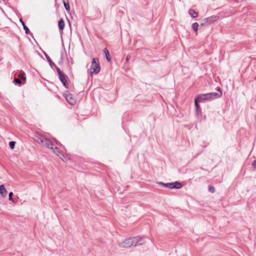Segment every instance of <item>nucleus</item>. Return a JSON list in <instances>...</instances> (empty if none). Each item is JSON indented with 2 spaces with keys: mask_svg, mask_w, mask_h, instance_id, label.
I'll use <instances>...</instances> for the list:
<instances>
[{
  "mask_svg": "<svg viewBox=\"0 0 256 256\" xmlns=\"http://www.w3.org/2000/svg\"><path fill=\"white\" fill-rule=\"evenodd\" d=\"M64 6L66 10H70V6H69L68 2V3L64 2Z\"/></svg>",
  "mask_w": 256,
  "mask_h": 256,
  "instance_id": "nucleus-24",
  "label": "nucleus"
},
{
  "mask_svg": "<svg viewBox=\"0 0 256 256\" xmlns=\"http://www.w3.org/2000/svg\"><path fill=\"white\" fill-rule=\"evenodd\" d=\"M18 76L20 78V80H22L23 81H26V78L25 76V73L23 71L21 70Z\"/></svg>",
  "mask_w": 256,
  "mask_h": 256,
  "instance_id": "nucleus-16",
  "label": "nucleus"
},
{
  "mask_svg": "<svg viewBox=\"0 0 256 256\" xmlns=\"http://www.w3.org/2000/svg\"><path fill=\"white\" fill-rule=\"evenodd\" d=\"M54 145H56L54 144ZM50 149L52 150L53 152L58 156H60V154L58 148V147L56 146L50 147Z\"/></svg>",
  "mask_w": 256,
  "mask_h": 256,
  "instance_id": "nucleus-14",
  "label": "nucleus"
},
{
  "mask_svg": "<svg viewBox=\"0 0 256 256\" xmlns=\"http://www.w3.org/2000/svg\"><path fill=\"white\" fill-rule=\"evenodd\" d=\"M14 82L16 84H22V81L19 78H15L14 80Z\"/></svg>",
  "mask_w": 256,
  "mask_h": 256,
  "instance_id": "nucleus-23",
  "label": "nucleus"
},
{
  "mask_svg": "<svg viewBox=\"0 0 256 256\" xmlns=\"http://www.w3.org/2000/svg\"><path fill=\"white\" fill-rule=\"evenodd\" d=\"M64 22L62 18H60L58 22V26L60 30H62L64 28Z\"/></svg>",
  "mask_w": 256,
  "mask_h": 256,
  "instance_id": "nucleus-11",
  "label": "nucleus"
},
{
  "mask_svg": "<svg viewBox=\"0 0 256 256\" xmlns=\"http://www.w3.org/2000/svg\"><path fill=\"white\" fill-rule=\"evenodd\" d=\"M45 138V136L40 134L36 133L34 136V140L38 143L42 144Z\"/></svg>",
  "mask_w": 256,
  "mask_h": 256,
  "instance_id": "nucleus-8",
  "label": "nucleus"
},
{
  "mask_svg": "<svg viewBox=\"0 0 256 256\" xmlns=\"http://www.w3.org/2000/svg\"><path fill=\"white\" fill-rule=\"evenodd\" d=\"M216 89L218 91L220 92V94H220V96H222V92L220 88V87H218V88H216Z\"/></svg>",
  "mask_w": 256,
  "mask_h": 256,
  "instance_id": "nucleus-27",
  "label": "nucleus"
},
{
  "mask_svg": "<svg viewBox=\"0 0 256 256\" xmlns=\"http://www.w3.org/2000/svg\"><path fill=\"white\" fill-rule=\"evenodd\" d=\"M41 144H42L44 146L50 149V147L54 146L55 144L53 141L50 140V139H48L45 137Z\"/></svg>",
  "mask_w": 256,
  "mask_h": 256,
  "instance_id": "nucleus-5",
  "label": "nucleus"
},
{
  "mask_svg": "<svg viewBox=\"0 0 256 256\" xmlns=\"http://www.w3.org/2000/svg\"><path fill=\"white\" fill-rule=\"evenodd\" d=\"M188 14L192 18H196L198 17V13L194 10L190 9L188 10Z\"/></svg>",
  "mask_w": 256,
  "mask_h": 256,
  "instance_id": "nucleus-12",
  "label": "nucleus"
},
{
  "mask_svg": "<svg viewBox=\"0 0 256 256\" xmlns=\"http://www.w3.org/2000/svg\"><path fill=\"white\" fill-rule=\"evenodd\" d=\"M218 18L217 16H212L204 19L207 24H210L212 22L216 21Z\"/></svg>",
  "mask_w": 256,
  "mask_h": 256,
  "instance_id": "nucleus-9",
  "label": "nucleus"
},
{
  "mask_svg": "<svg viewBox=\"0 0 256 256\" xmlns=\"http://www.w3.org/2000/svg\"><path fill=\"white\" fill-rule=\"evenodd\" d=\"M62 2H63V4H64V2L68 3V0H62Z\"/></svg>",
  "mask_w": 256,
  "mask_h": 256,
  "instance_id": "nucleus-29",
  "label": "nucleus"
},
{
  "mask_svg": "<svg viewBox=\"0 0 256 256\" xmlns=\"http://www.w3.org/2000/svg\"><path fill=\"white\" fill-rule=\"evenodd\" d=\"M130 58V56H126V61H127V62H128V60H129Z\"/></svg>",
  "mask_w": 256,
  "mask_h": 256,
  "instance_id": "nucleus-30",
  "label": "nucleus"
},
{
  "mask_svg": "<svg viewBox=\"0 0 256 256\" xmlns=\"http://www.w3.org/2000/svg\"><path fill=\"white\" fill-rule=\"evenodd\" d=\"M16 142H15L12 141L9 142V146L12 149L14 148Z\"/></svg>",
  "mask_w": 256,
  "mask_h": 256,
  "instance_id": "nucleus-22",
  "label": "nucleus"
},
{
  "mask_svg": "<svg viewBox=\"0 0 256 256\" xmlns=\"http://www.w3.org/2000/svg\"><path fill=\"white\" fill-rule=\"evenodd\" d=\"M53 67H54V68H55L56 70V72H58V76H59V75H60L61 74H63V72H62L60 70V68H58L56 65V66H53Z\"/></svg>",
  "mask_w": 256,
  "mask_h": 256,
  "instance_id": "nucleus-20",
  "label": "nucleus"
},
{
  "mask_svg": "<svg viewBox=\"0 0 256 256\" xmlns=\"http://www.w3.org/2000/svg\"><path fill=\"white\" fill-rule=\"evenodd\" d=\"M144 244V240L140 236H136L126 240L120 244L122 248H130L131 246H136L138 245H142Z\"/></svg>",
  "mask_w": 256,
  "mask_h": 256,
  "instance_id": "nucleus-1",
  "label": "nucleus"
},
{
  "mask_svg": "<svg viewBox=\"0 0 256 256\" xmlns=\"http://www.w3.org/2000/svg\"><path fill=\"white\" fill-rule=\"evenodd\" d=\"M58 78L64 87L68 88V84L67 83L68 76L63 73L58 76Z\"/></svg>",
  "mask_w": 256,
  "mask_h": 256,
  "instance_id": "nucleus-6",
  "label": "nucleus"
},
{
  "mask_svg": "<svg viewBox=\"0 0 256 256\" xmlns=\"http://www.w3.org/2000/svg\"><path fill=\"white\" fill-rule=\"evenodd\" d=\"M208 190L210 192L214 193V191H215V188H214V186H208Z\"/></svg>",
  "mask_w": 256,
  "mask_h": 256,
  "instance_id": "nucleus-21",
  "label": "nucleus"
},
{
  "mask_svg": "<svg viewBox=\"0 0 256 256\" xmlns=\"http://www.w3.org/2000/svg\"><path fill=\"white\" fill-rule=\"evenodd\" d=\"M44 55L46 57V58L48 60V62H49L50 65L52 68H53V66H56V64L52 62L50 56L46 53L44 52Z\"/></svg>",
  "mask_w": 256,
  "mask_h": 256,
  "instance_id": "nucleus-13",
  "label": "nucleus"
},
{
  "mask_svg": "<svg viewBox=\"0 0 256 256\" xmlns=\"http://www.w3.org/2000/svg\"><path fill=\"white\" fill-rule=\"evenodd\" d=\"M252 166L254 168H256V160L253 161L252 162Z\"/></svg>",
  "mask_w": 256,
  "mask_h": 256,
  "instance_id": "nucleus-28",
  "label": "nucleus"
},
{
  "mask_svg": "<svg viewBox=\"0 0 256 256\" xmlns=\"http://www.w3.org/2000/svg\"><path fill=\"white\" fill-rule=\"evenodd\" d=\"M198 26L199 24L198 22H194L192 24V28L194 32H198Z\"/></svg>",
  "mask_w": 256,
  "mask_h": 256,
  "instance_id": "nucleus-18",
  "label": "nucleus"
},
{
  "mask_svg": "<svg viewBox=\"0 0 256 256\" xmlns=\"http://www.w3.org/2000/svg\"><path fill=\"white\" fill-rule=\"evenodd\" d=\"M12 195H13V193L12 192H10L8 194V198H9V200H11L12 202H14L13 199H12Z\"/></svg>",
  "mask_w": 256,
  "mask_h": 256,
  "instance_id": "nucleus-25",
  "label": "nucleus"
},
{
  "mask_svg": "<svg viewBox=\"0 0 256 256\" xmlns=\"http://www.w3.org/2000/svg\"><path fill=\"white\" fill-rule=\"evenodd\" d=\"M206 25H207V24H206V22H204V20H202V22H201V24H200V26H205Z\"/></svg>",
  "mask_w": 256,
  "mask_h": 256,
  "instance_id": "nucleus-26",
  "label": "nucleus"
},
{
  "mask_svg": "<svg viewBox=\"0 0 256 256\" xmlns=\"http://www.w3.org/2000/svg\"><path fill=\"white\" fill-rule=\"evenodd\" d=\"M220 97V94H218L216 92H210L199 94L196 97V100H198L199 102H204L206 100H210Z\"/></svg>",
  "mask_w": 256,
  "mask_h": 256,
  "instance_id": "nucleus-2",
  "label": "nucleus"
},
{
  "mask_svg": "<svg viewBox=\"0 0 256 256\" xmlns=\"http://www.w3.org/2000/svg\"><path fill=\"white\" fill-rule=\"evenodd\" d=\"M0 194L4 198L7 196V191L4 184L0 185Z\"/></svg>",
  "mask_w": 256,
  "mask_h": 256,
  "instance_id": "nucleus-10",
  "label": "nucleus"
},
{
  "mask_svg": "<svg viewBox=\"0 0 256 256\" xmlns=\"http://www.w3.org/2000/svg\"><path fill=\"white\" fill-rule=\"evenodd\" d=\"M20 22L22 23V24L23 26L24 29L25 30V32L26 34H28L30 32L29 28L26 26L24 22L22 21V19H20Z\"/></svg>",
  "mask_w": 256,
  "mask_h": 256,
  "instance_id": "nucleus-15",
  "label": "nucleus"
},
{
  "mask_svg": "<svg viewBox=\"0 0 256 256\" xmlns=\"http://www.w3.org/2000/svg\"><path fill=\"white\" fill-rule=\"evenodd\" d=\"M100 70L98 60L97 58H94L92 60V65L90 68L91 74H98Z\"/></svg>",
  "mask_w": 256,
  "mask_h": 256,
  "instance_id": "nucleus-3",
  "label": "nucleus"
},
{
  "mask_svg": "<svg viewBox=\"0 0 256 256\" xmlns=\"http://www.w3.org/2000/svg\"><path fill=\"white\" fill-rule=\"evenodd\" d=\"M198 100H196V98H195L194 100V105H195V106H196V111L198 112L200 108V106L198 104Z\"/></svg>",
  "mask_w": 256,
  "mask_h": 256,
  "instance_id": "nucleus-19",
  "label": "nucleus"
},
{
  "mask_svg": "<svg viewBox=\"0 0 256 256\" xmlns=\"http://www.w3.org/2000/svg\"><path fill=\"white\" fill-rule=\"evenodd\" d=\"M65 98L66 101L71 105H74L76 103V100L70 94H66Z\"/></svg>",
  "mask_w": 256,
  "mask_h": 256,
  "instance_id": "nucleus-7",
  "label": "nucleus"
},
{
  "mask_svg": "<svg viewBox=\"0 0 256 256\" xmlns=\"http://www.w3.org/2000/svg\"><path fill=\"white\" fill-rule=\"evenodd\" d=\"M104 52L105 54L106 58V60L108 62H110V54H109L108 50V49L106 48H104Z\"/></svg>",
  "mask_w": 256,
  "mask_h": 256,
  "instance_id": "nucleus-17",
  "label": "nucleus"
},
{
  "mask_svg": "<svg viewBox=\"0 0 256 256\" xmlns=\"http://www.w3.org/2000/svg\"><path fill=\"white\" fill-rule=\"evenodd\" d=\"M157 184L164 186L166 188H176L179 189L180 188L182 187V184L178 182H170V183H166L164 184L163 182H157Z\"/></svg>",
  "mask_w": 256,
  "mask_h": 256,
  "instance_id": "nucleus-4",
  "label": "nucleus"
}]
</instances>
